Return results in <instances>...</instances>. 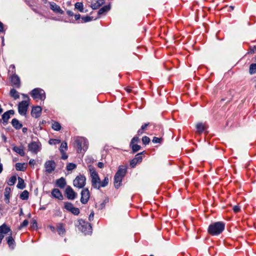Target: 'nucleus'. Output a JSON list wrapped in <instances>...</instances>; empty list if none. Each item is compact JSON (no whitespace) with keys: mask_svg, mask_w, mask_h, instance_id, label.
<instances>
[{"mask_svg":"<svg viewBox=\"0 0 256 256\" xmlns=\"http://www.w3.org/2000/svg\"><path fill=\"white\" fill-rule=\"evenodd\" d=\"M74 147L76 148L78 153L84 152L88 146V140L84 137H76L74 139Z\"/></svg>","mask_w":256,"mask_h":256,"instance_id":"obj_1","label":"nucleus"},{"mask_svg":"<svg viewBox=\"0 0 256 256\" xmlns=\"http://www.w3.org/2000/svg\"><path fill=\"white\" fill-rule=\"evenodd\" d=\"M225 228V224L218 222L210 224L208 228V232L212 236H218L221 234Z\"/></svg>","mask_w":256,"mask_h":256,"instance_id":"obj_2","label":"nucleus"},{"mask_svg":"<svg viewBox=\"0 0 256 256\" xmlns=\"http://www.w3.org/2000/svg\"><path fill=\"white\" fill-rule=\"evenodd\" d=\"M90 172L92 178V187L96 189H100V180L99 178L98 174L94 168H90Z\"/></svg>","mask_w":256,"mask_h":256,"instance_id":"obj_3","label":"nucleus"},{"mask_svg":"<svg viewBox=\"0 0 256 256\" xmlns=\"http://www.w3.org/2000/svg\"><path fill=\"white\" fill-rule=\"evenodd\" d=\"M32 97L36 100H44L46 98L45 92L44 90L39 88L34 89L30 93Z\"/></svg>","mask_w":256,"mask_h":256,"instance_id":"obj_4","label":"nucleus"},{"mask_svg":"<svg viewBox=\"0 0 256 256\" xmlns=\"http://www.w3.org/2000/svg\"><path fill=\"white\" fill-rule=\"evenodd\" d=\"M28 150L34 154H37L41 150L42 144L39 142H32L28 146Z\"/></svg>","mask_w":256,"mask_h":256,"instance_id":"obj_5","label":"nucleus"},{"mask_svg":"<svg viewBox=\"0 0 256 256\" xmlns=\"http://www.w3.org/2000/svg\"><path fill=\"white\" fill-rule=\"evenodd\" d=\"M79 224L78 226V228L84 234H87L92 230V226L88 222H86L82 220H78Z\"/></svg>","mask_w":256,"mask_h":256,"instance_id":"obj_6","label":"nucleus"},{"mask_svg":"<svg viewBox=\"0 0 256 256\" xmlns=\"http://www.w3.org/2000/svg\"><path fill=\"white\" fill-rule=\"evenodd\" d=\"M86 177L82 175L78 176L74 180V186L78 188H84L86 184Z\"/></svg>","mask_w":256,"mask_h":256,"instance_id":"obj_7","label":"nucleus"},{"mask_svg":"<svg viewBox=\"0 0 256 256\" xmlns=\"http://www.w3.org/2000/svg\"><path fill=\"white\" fill-rule=\"evenodd\" d=\"M28 100H23L19 103L18 105V113L22 116L26 114L28 107Z\"/></svg>","mask_w":256,"mask_h":256,"instance_id":"obj_8","label":"nucleus"},{"mask_svg":"<svg viewBox=\"0 0 256 256\" xmlns=\"http://www.w3.org/2000/svg\"><path fill=\"white\" fill-rule=\"evenodd\" d=\"M56 163L54 160H48L44 164L46 172L48 174H50L56 168Z\"/></svg>","mask_w":256,"mask_h":256,"instance_id":"obj_9","label":"nucleus"},{"mask_svg":"<svg viewBox=\"0 0 256 256\" xmlns=\"http://www.w3.org/2000/svg\"><path fill=\"white\" fill-rule=\"evenodd\" d=\"M90 198V192L88 188H84L81 192L80 202L83 204H86Z\"/></svg>","mask_w":256,"mask_h":256,"instance_id":"obj_10","label":"nucleus"},{"mask_svg":"<svg viewBox=\"0 0 256 256\" xmlns=\"http://www.w3.org/2000/svg\"><path fill=\"white\" fill-rule=\"evenodd\" d=\"M144 152L138 154L136 155L135 158L130 160V166L132 168L135 167L138 163H140L142 161V155Z\"/></svg>","mask_w":256,"mask_h":256,"instance_id":"obj_11","label":"nucleus"},{"mask_svg":"<svg viewBox=\"0 0 256 256\" xmlns=\"http://www.w3.org/2000/svg\"><path fill=\"white\" fill-rule=\"evenodd\" d=\"M65 192L68 200H74L77 196V194L70 186L66 187Z\"/></svg>","mask_w":256,"mask_h":256,"instance_id":"obj_12","label":"nucleus"},{"mask_svg":"<svg viewBox=\"0 0 256 256\" xmlns=\"http://www.w3.org/2000/svg\"><path fill=\"white\" fill-rule=\"evenodd\" d=\"M0 234L4 236L6 234L10 235V234H12V231L10 226L6 224H4L0 226Z\"/></svg>","mask_w":256,"mask_h":256,"instance_id":"obj_13","label":"nucleus"},{"mask_svg":"<svg viewBox=\"0 0 256 256\" xmlns=\"http://www.w3.org/2000/svg\"><path fill=\"white\" fill-rule=\"evenodd\" d=\"M12 86L16 88H20V80L19 76L16 74H12L10 78Z\"/></svg>","mask_w":256,"mask_h":256,"instance_id":"obj_14","label":"nucleus"},{"mask_svg":"<svg viewBox=\"0 0 256 256\" xmlns=\"http://www.w3.org/2000/svg\"><path fill=\"white\" fill-rule=\"evenodd\" d=\"M49 4L50 10H52L54 12L61 14H64V12L62 10L60 6L56 4L55 2H50Z\"/></svg>","mask_w":256,"mask_h":256,"instance_id":"obj_15","label":"nucleus"},{"mask_svg":"<svg viewBox=\"0 0 256 256\" xmlns=\"http://www.w3.org/2000/svg\"><path fill=\"white\" fill-rule=\"evenodd\" d=\"M42 109L40 106H36L32 108L31 114L32 117L38 118L40 116Z\"/></svg>","mask_w":256,"mask_h":256,"instance_id":"obj_16","label":"nucleus"},{"mask_svg":"<svg viewBox=\"0 0 256 256\" xmlns=\"http://www.w3.org/2000/svg\"><path fill=\"white\" fill-rule=\"evenodd\" d=\"M124 177L115 174L114 176V185L116 188H118L121 185Z\"/></svg>","mask_w":256,"mask_h":256,"instance_id":"obj_17","label":"nucleus"},{"mask_svg":"<svg viewBox=\"0 0 256 256\" xmlns=\"http://www.w3.org/2000/svg\"><path fill=\"white\" fill-rule=\"evenodd\" d=\"M196 132L198 134H200L202 132H205L206 128V125L204 124L199 122L196 125Z\"/></svg>","mask_w":256,"mask_h":256,"instance_id":"obj_18","label":"nucleus"},{"mask_svg":"<svg viewBox=\"0 0 256 256\" xmlns=\"http://www.w3.org/2000/svg\"><path fill=\"white\" fill-rule=\"evenodd\" d=\"M14 114V110H9L6 112H5L2 115V118L4 122L7 123L8 120L10 118V115H13Z\"/></svg>","mask_w":256,"mask_h":256,"instance_id":"obj_19","label":"nucleus"},{"mask_svg":"<svg viewBox=\"0 0 256 256\" xmlns=\"http://www.w3.org/2000/svg\"><path fill=\"white\" fill-rule=\"evenodd\" d=\"M52 195L53 197L56 198L60 200H62L63 198V196H62L61 192L58 188H54L52 190Z\"/></svg>","mask_w":256,"mask_h":256,"instance_id":"obj_20","label":"nucleus"},{"mask_svg":"<svg viewBox=\"0 0 256 256\" xmlns=\"http://www.w3.org/2000/svg\"><path fill=\"white\" fill-rule=\"evenodd\" d=\"M126 170L127 168L126 166H119L118 170L116 174H118V176H122V177H124L125 174H126Z\"/></svg>","mask_w":256,"mask_h":256,"instance_id":"obj_21","label":"nucleus"},{"mask_svg":"<svg viewBox=\"0 0 256 256\" xmlns=\"http://www.w3.org/2000/svg\"><path fill=\"white\" fill-rule=\"evenodd\" d=\"M104 3V0H96L94 1H92L91 4V7L92 9L96 10L98 8Z\"/></svg>","mask_w":256,"mask_h":256,"instance_id":"obj_22","label":"nucleus"},{"mask_svg":"<svg viewBox=\"0 0 256 256\" xmlns=\"http://www.w3.org/2000/svg\"><path fill=\"white\" fill-rule=\"evenodd\" d=\"M6 240L9 247L12 248H14L15 244V241L12 236V234H10V235L6 238Z\"/></svg>","mask_w":256,"mask_h":256,"instance_id":"obj_23","label":"nucleus"},{"mask_svg":"<svg viewBox=\"0 0 256 256\" xmlns=\"http://www.w3.org/2000/svg\"><path fill=\"white\" fill-rule=\"evenodd\" d=\"M66 185V182L64 178H61L56 181V186L60 188H64Z\"/></svg>","mask_w":256,"mask_h":256,"instance_id":"obj_24","label":"nucleus"},{"mask_svg":"<svg viewBox=\"0 0 256 256\" xmlns=\"http://www.w3.org/2000/svg\"><path fill=\"white\" fill-rule=\"evenodd\" d=\"M12 150L17 154H20V156H23L25 154V152H24L22 146L18 147L16 146H14L12 148Z\"/></svg>","mask_w":256,"mask_h":256,"instance_id":"obj_25","label":"nucleus"},{"mask_svg":"<svg viewBox=\"0 0 256 256\" xmlns=\"http://www.w3.org/2000/svg\"><path fill=\"white\" fill-rule=\"evenodd\" d=\"M12 126L16 130H19L22 128V124L19 122V121L16 119L14 118L12 121Z\"/></svg>","mask_w":256,"mask_h":256,"instance_id":"obj_26","label":"nucleus"},{"mask_svg":"<svg viewBox=\"0 0 256 256\" xmlns=\"http://www.w3.org/2000/svg\"><path fill=\"white\" fill-rule=\"evenodd\" d=\"M57 230L58 234L60 236H64L65 234L66 230L62 224H58L57 226Z\"/></svg>","mask_w":256,"mask_h":256,"instance_id":"obj_27","label":"nucleus"},{"mask_svg":"<svg viewBox=\"0 0 256 256\" xmlns=\"http://www.w3.org/2000/svg\"><path fill=\"white\" fill-rule=\"evenodd\" d=\"M10 96L13 98L14 100H16L20 98L18 92L14 88H12L10 90Z\"/></svg>","mask_w":256,"mask_h":256,"instance_id":"obj_28","label":"nucleus"},{"mask_svg":"<svg viewBox=\"0 0 256 256\" xmlns=\"http://www.w3.org/2000/svg\"><path fill=\"white\" fill-rule=\"evenodd\" d=\"M26 187L24 180L20 178H18V183L17 184V188L20 189H24Z\"/></svg>","mask_w":256,"mask_h":256,"instance_id":"obj_29","label":"nucleus"},{"mask_svg":"<svg viewBox=\"0 0 256 256\" xmlns=\"http://www.w3.org/2000/svg\"><path fill=\"white\" fill-rule=\"evenodd\" d=\"M109 182V180L108 176H106L102 181H100V188L102 187L106 186Z\"/></svg>","mask_w":256,"mask_h":256,"instance_id":"obj_30","label":"nucleus"},{"mask_svg":"<svg viewBox=\"0 0 256 256\" xmlns=\"http://www.w3.org/2000/svg\"><path fill=\"white\" fill-rule=\"evenodd\" d=\"M130 146L132 148L133 153L137 152L141 148L140 146L137 144H130Z\"/></svg>","mask_w":256,"mask_h":256,"instance_id":"obj_31","label":"nucleus"},{"mask_svg":"<svg viewBox=\"0 0 256 256\" xmlns=\"http://www.w3.org/2000/svg\"><path fill=\"white\" fill-rule=\"evenodd\" d=\"M110 10V6H104L102 8L100 9L98 11V14L100 15L105 12L108 11Z\"/></svg>","mask_w":256,"mask_h":256,"instance_id":"obj_32","label":"nucleus"},{"mask_svg":"<svg viewBox=\"0 0 256 256\" xmlns=\"http://www.w3.org/2000/svg\"><path fill=\"white\" fill-rule=\"evenodd\" d=\"M16 168L17 170L24 171L26 170L24 164L16 163Z\"/></svg>","mask_w":256,"mask_h":256,"instance_id":"obj_33","label":"nucleus"},{"mask_svg":"<svg viewBox=\"0 0 256 256\" xmlns=\"http://www.w3.org/2000/svg\"><path fill=\"white\" fill-rule=\"evenodd\" d=\"M10 188L8 187H6L4 190V197L5 199L9 202V198L10 197Z\"/></svg>","mask_w":256,"mask_h":256,"instance_id":"obj_34","label":"nucleus"},{"mask_svg":"<svg viewBox=\"0 0 256 256\" xmlns=\"http://www.w3.org/2000/svg\"><path fill=\"white\" fill-rule=\"evenodd\" d=\"M20 198L23 200H26L28 198V192L26 190L23 191L20 194Z\"/></svg>","mask_w":256,"mask_h":256,"instance_id":"obj_35","label":"nucleus"},{"mask_svg":"<svg viewBox=\"0 0 256 256\" xmlns=\"http://www.w3.org/2000/svg\"><path fill=\"white\" fill-rule=\"evenodd\" d=\"M52 128L55 130H60L61 128L60 124L57 122H54L52 124Z\"/></svg>","mask_w":256,"mask_h":256,"instance_id":"obj_36","label":"nucleus"},{"mask_svg":"<svg viewBox=\"0 0 256 256\" xmlns=\"http://www.w3.org/2000/svg\"><path fill=\"white\" fill-rule=\"evenodd\" d=\"M67 149H68L67 143L65 142H62L61 144V145H60V152H64L65 151H66L67 150Z\"/></svg>","mask_w":256,"mask_h":256,"instance_id":"obj_37","label":"nucleus"},{"mask_svg":"<svg viewBox=\"0 0 256 256\" xmlns=\"http://www.w3.org/2000/svg\"><path fill=\"white\" fill-rule=\"evenodd\" d=\"M75 8L80 10V12H84V8L83 4L82 2H76L74 5Z\"/></svg>","mask_w":256,"mask_h":256,"instance_id":"obj_38","label":"nucleus"},{"mask_svg":"<svg viewBox=\"0 0 256 256\" xmlns=\"http://www.w3.org/2000/svg\"><path fill=\"white\" fill-rule=\"evenodd\" d=\"M250 74L256 73V64H252L250 65Z\"/></svg>","mask_w":256,"mask_h":256,"instance_id":"obj_39","label":"nucleus"},{"mask_svg":"<svg viewBox=\"0 0 256 256\" xmlns=\"http://www.w3.org/2000/svg\"><path fill=\"white\" fill-rule=\"evenodd\" d=\"M74 208V206L72 204L66 202L64 204V208L67 210H68L70 212L71 210H72V208Z\"/></svg>","mask_w":256,"mask_h":256,"instance_id":"obj_40","label":"nucleus"},{"mask_svg":"<svg viewBox=\"0 0 256 256\" xmlns=\"http://www.w3.org/2000/svg\"><path fill=\"white\" fill-rule=\"evenodd\" d=\"M16 180V176H12L9 180L8 182V184L10 186H12L14 185Z\"/></svg>","mask_w":256,"mask_h":256,"instance_id":"obj_41","label":"nucleus"},{"mask_svg":"<svg viewBox=\"0 0 256 256\" xmlns=\"http://www.w3.org/2000/svg\"><path fill=\"white\" fill-rule=\"evenodd\" d=\"M76 164L73 163H69L66 166V170L68 171L72 170L76 168Z\"/></svg>","mask_w":256,"mask_h":256,"instance_id":"obj_42","label":"nucleus"},{"mask_svg":"<svg viewBox=\"0 0 256 256\" xmlns=\"http://www.w3.org/2000/svg\"><path fill=\"white\" fill-rule=\"evenodd\" d=\"M61 141L60 140L56 139H50L48 141V143L50 144H57L60 143Z\"/></svg>","mask_w":256,"mask_h":256,"instance_id":"obj_43","label":"nucleus"},{"mask_svg":"<svg viewBox=\"0 0 256 256\" xmlns=\"http://www.w3.org/2000/svg\"><path fill=\"white\" fill-rule=\"evenodd\" d=\"M142 142L144 144H148L150 142V138L147 136H144L142 138Z\"/></svg>","mask_w":256,"mask_h":256,"instance_id":"obj_44","label":"nucleus"},{"mask_svg":"<svg viewBox=\"0 0 256 256\" xmlns=\"http://www.w3.org/2000/svg\"><path fill=\"white\" fill-rule=\"evenodd\" d=\"M70 212L74 215H78L80 214V210L77 208L74 207Z\"/></svg>","mask_w":256,"mask_h":256,"instance_id":"obj_45","label":"nucleus"},{"mask_svg":"<svg viewBox=\"0 0 256 256\" xmlns=\"http://www.w3.org/2000/svg\"><path fill=\"white\" fill-rule=\"evenodd\" d=\"M82 22H86L90 21L92 18V17H90L89 16H86L82 17Z\"/></svg>","mask_w":256,"mask_h":256,"instance_id":"obj_46","label":"nucleus"},{"mask_svg":"<svg viewBox=\"0 0 256 256\" xmlns=\"http://www.w3.org/2000/svg\"><path fill=\"white\" fill-rule=\"evenodd\" d=\"M162 140V138H158L157 137H154L153 139L152 140V142L156 144V143H160Z\"/></svg>","mask_w":256,"mask_h":256,"instance_id":"obj_47","label":"nucleus"},{"mask_svg":"<svg viewBox=\"0 0 256 256\" xmlns=\"http://www.w3.org/2000/svg\"><path fill=\"white\" fill-rule=\"evenodd\" d=\"M28 221L27 220H24V221L22 222V223L20 224V228H22L26 226H28Z\"/></svg>","mask_w":256,"mask_h":256,"instance_id":"obj_48","label":"nucleus"},{"mask_svg":"<svg viewBox=\"0 0 256 256\" xmlns=\"http://www.w3.org/2000/svg\"><path fill=\"white\" fill-rule=\"evenodd\" d=\"M139 141V138L138 136H134L131 140L130 144H135V142H137Z\"/></svg>","mask_w":256,"mask_h":256,"instance_id":"obj_49","label":"nucleus"},{"mask_svg":"<svg viewBox=\"0 0 256 256\" xmlns=\"http://www.w3.org/2000/svg\"><path fill=\"white\" fill-rule=\"evenodd\" d=\"M240 208L239 206H234L233 207V210L235 212H240Z\"/></svg>","mask_w":256,"mask_h":256,"instance_id":"obj_50","label":"nucleus"},{"mask_svg":"<svg viewBox=\"0 0 256 256\" xmlns=\"http://www.w3.org/2000/svg\"><path fill=\"white\" fill-rule=\"evenodd\" d=\"M15 66L14 65V64H11L10 66V68H12V74H16L15 73Z\"/></svg>","mask_w":256,"mask_h":256,"instance_id":"obj_51","label":"nucleus"},{"mask_svg":"<svg viewBox=\"0 0 256 256\" xmlns=\"http://www.w3.org/2000/svg\"><path fill=\"white\" fill-rule=\"evenodd\" d=\"M94 212H92L90 213V214L89 216V218H88L89 220L90 221L92 220H94Z\"/></svg>","mask_w":256,"mask_h":256,"instance_id":"obj_52","label":"nucleus"},{"mask_svg":"<svg viewBox=\"0 0 256 256\" xmlns=\"http://www.w3.org/2000/svg\"><path fill=\"white\" fill-rule=\"evenodd\" d=\"M62 156V160H66L68 158V156L66 155V154L64 152H61Z\"/></svg>","mask_w":256,"mask_h":256,"instance_id":"obj_53","label":"nucleus"},{"mask_svg":"<svg viewBox=\"0 0 256 256\" xmlns=\"http://www.w3.org/2000/svg\"><path fill=\"white\" fill-rule=\"evenodd\" d=\"M149 125V123H146V124H143L142 126H141V128L142 130H146L147 126Z\"/></svg>","mask_w":256,"mask_h":256,"instance_id":"obj_54","label":"nucleus"},{"mask_svg":"<svg viewBox=\"0 0 256 256\" xmlns=\"http://www.w3.org/2000/svg\"><path fill=\"white\" fill-rule=\"evenodd\" d=\"M256 50V46H254L253 48H250V54H254L255 52V50Z\"/></svg>","mask_w":256,"mask_h":256,"instance_id":"obj_55","label":"nucleus"},{"mask_svg":"<svg viewBox=\"0 0 256 256\" xmlns=\"http://www.w3.org/2000/svg\"><path fill=\"white\" fill-rule=\"evenodd\" d=\"M4 32V24H3L0 22V32Z\"/></svg>","mask_w":256,"mask_h":256,"instance_id":"obj_56","label":"nucleus"},{"mask_svg":"<svg viewBox=\"0 0 256 256\" xmlns=\"http://www.w3.org/2000/svg\"><path fill=\"white\" fill-rule=\"evenodd\" d=\"M98 166L100 168H102L104 167V164L102 162H98Z\"/></svg>","mask_w":256,"mask_h":256,"instance_id":"obj_57","label":"nucleus"},{"mask_svg":"<svg viewBox=\"0 0 256 256\" xmlns=\"http://www.w3.org/2000/svg\"><path fill=\"white\" fill-rule=\"evenodd\" d=\"M66 13L69 16H74V14L72 12L71 10H68L66 12Z\"/></svg>","mask_w":256,"mask_h":256,"instance_id":"obj_58","label":"nucleus"},{"mask_svg":"<svg viewBox=\"0 0 256 256\" xmlns=\"http://www.w3.org/2000/svg\"><path fill=\"white\" fill-rule=\"evenodd\" d=\"M76 20H78L80 19V14L74 15Z\"/></svg>","mask_w":256,"mask_h":256,"instance_id":"obj_59","label":"nucleus"},{"mask_svg":"<svg viewBox=\"0 0 256 256\" xmlns=\"http://www.w3.org/2000/svg\"><path fill=\"white\" fill-rule=\"evenodd\" d=\"M29 164H30V165H34L35 164V161L34 160H32V159H31L30 162H29Z\"/></svg>","mask_w":256,"mask_h":256,"instance_id":"obj_60","label":"nucleus"},{"mask_svg":"<svg viewBox=\"0 0 256 256\" xmlns=\"http://www.w3.org/2000/svg\"><path fill=\"white\" fill-rule=\"evenodd\" d=\"M143 131L144 130H142V128L140 129L138 131V135H141L142 133H143Z\"/></svg>","mask_w":256,"mask_h":256,"instance_id":"obj_61","label":"nucleus"},{"mask_svg":"<svg viewBox=\"0 0 256 256\" xmlns=\"http://www.w3.org/2000/svg\"><path fill=\"white\" fill-rule=\"evenodd\" d=\"M49 228L52 232H54L55 231V228L54 226H50Z\"/></svg>","mask_w":256,"mask_h":256,"instance_id":"obj_62","label":"nucleus"},{"mask_svg":"<svg viewBox=\"0 0 256 256\" xmlns=\"http://www.w3.org/2000/svg\"><path fill=\"white\" fill-rule=\"evenodd\" d=\"M3 170V166L2 164L0 163V174L2 173V172Z\"/></svg>","mask_w":256,"mask_h":256,"instance_id":"obj_63","label":"nucleus"},{"mask_svg":"<svg viewBox=\"0 0 256 256\" xmlns=\"http://www.w3.org/2000/svg\"><path fill=\"white\" fill-rule=\"evenodd\" d=\"M22 96L24 98H27L28 100H29V98L28 95L26 94H22Z\"/></svg>","mask_w":256,"mask_h":256,"instance_id":"obj_64","label":"nucleus"}]
</instances>
